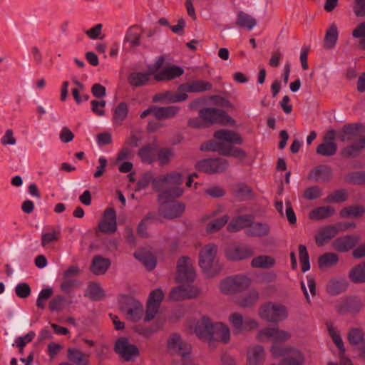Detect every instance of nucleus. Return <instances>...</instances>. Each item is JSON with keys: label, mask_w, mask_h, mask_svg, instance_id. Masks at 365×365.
Masks as SVG:
<instances>
[{"label": "nucleus", "mask_w": 365, "mask_h": 365, "mask_svg": "<svg viewBox=\"0 0 365 365\" xmlns=\"http://www.w3.org/2000/svg\"><path fill=\"white\" fill-rule=\"evenodd\" d=\"M212 88V83L207 81L195 80L180 85L178 91L187 94V93H201L210 91Z\"/></svg>", "instance_id": "aec40b11"}, {"label": "nucleus", "mask_w": 365, "mask_h": 365, "mask_svg": "<svg viewBox=\"0 0 365 365\" xmlns=\"http://www.w3.org/2000/svg\"><path fill=\"white\" fill-rule=\"evenodd\" d=\"M347 288V283L345 279H331L327 286V292L332 295H336L345 291Z\"/></svg>", "instance_id": "ea45409f"}, {"label": "nucleus", "mask_w": 365, "mask_h": 365, "mask_svg": "<svg viewBox=\"0 0 365 365\" xmlns=\"http://www.w3.org/2000/svg\"><path fill=\"white\" fill-rule=\"evenodd\" d=\"M264 358V350L260 345L250 346L247 351V362L246 365H262Z\"/></svg>", "instance_id": "bb28decb"}, {"label": "nucleus", "mask_w": 365, "mask_h": 365, "mask_svg": "<svg viewBox=\"0 0 365 365\" xmlns=\"http://www.w3.org/2000/svg\"><path fill=\"white\" fill-rule=\"evenodd\" d=\"M140 29L138 26H132L127 31L124 41L129 43L131 47H135L140 45Z\"/></svg>", "instance_id": "58836bf2"}, {"label": "nucleus", "mask_w": 365, "mask_h": 365, "mask_svg": "<svg viewBox=\"0 0 365 365\" xmlns=\"http://www.w3.org/2000/svg\"><path fill=\"white\" fill-rule=\"evenodd\" d=\"M269 232V227L266 223L253 222L249 224L246 233L252 237H262L267 235Z\"/></svg>", "instance_id": "f704fd0d"}, {"label": "nucleus", "mask_w": 365, "mask_h": 365, "mask_svg": "<svg viewBox=\"0 0 365 365\" xmlns=\"http://www.w3.org/2000/svg\"><path fill=\"white\" fill-rule=\"evenodd\" d=\"M91 110L92 111L98 116H103L105 115V107L106 105V102L104 100L98 101H91Z\"/></svg>", "instance_id": "69168bd1"}, {"label": "nucleus", "mask_w": 365, "mask_h": 365, "mask_svg": "<svg viewBox=\"0 0 365 365\" xmlns=\"http://www.w3.org/2000/svg\"><path fill=\"white\" fill-rule=\"evenodd\" d=\"M86 295L93 300H98L104 297V292L98 283L93 282L89 284Z\"/></svg>", "instance_id": "de8ad7c7"}, {"label": "nucleus", "mask_w": 365, "mask_h": 365, "mask_svg": "<svg viewBox=\"0 0 365 365\" xmlns=\"http://www.w3.org/2000/svg\"><path fill=\"white\" fill-rule=\"evenodd\" d=\"M110 266L109 259L103 258L101 256H95L91 266V271L96 274H104Z\"/></svg>", "instance_id": "473e14b6"}, {"label": "nucleus", "mask_w": 365, "mask_h": 365, "mask_svg": "<svg viewBox=\"0 0 365 365\" xmlns=\"http://www.w3.org/2000/svg\"><path fill=\"white\" fill-rule=\"evenodd\" d=\"M168 349L172 354L180 355L182 365H187L190 361L191 346L183 342L178 334L170 336L168 340Z\"/></svg>", "instance_id": "9b49d317"}, {"label": "nucleus", "mask_w": 365, "mask_h": 365, "mask_svg": "<svg viewBox=\"0 0 365 365\" xmlns=\"http://www.w3.org/2000/svg\"><path fill=\"white\" fill-rule=\"evenodd\" d=\"M259 293L256 290H250L244 297L238 301V304L242 307H247L255 304L259 299Z\"/></svg>", "instance_id": "09e8293b"}, {"label": "nucleus", "mask_w": 365, "mask_h": 365, "mask_svg": "<svg viewBox=\"0 0 365 365\" xmlns=\"http://www.w3.org/2000/svg\"><path fill=\"white\" fill-rule=\"evenodd\" d=\"M322 190L319 187L314 185L307 188L304 192V197L307 200H313L320 197Z\"/></svg>", "instance_id": "680f3d73"}, {"label": "nucleus", "mask_w": 365, "mask_h": 365, "mask_svg": "<svg viewBox=\"0 0 365 365\" xmlns=\"http://www.w3.org/2000/svg\"><path fill=\"white\" fill-rule=\"evenodd\" d=\"M68 359L77 365H88L89 354H85L79 349L71 347L68 349Z\"/></svg>", "instance_id": "7c9ffc66"}, {"label": "nucleus", "mask_w": 365, "mask_h": 365, "mask_svg": "<svg viewBox=\"0 0 365 365\" xmlns=\"http://www.w3.org/2000/svg\"><path fill=\"white\" fill-rule=\"evenodd\" d=\"M341 225V223H339L336 225L322 227L315 236V241L317 246L322 247L327 241L335 237L339 231V226Z\"/></svg>", "instance_id": "4be33fe9"}, {"label": "nucleus", "mask_w": 365, "mask_h": 365, "mask_svg": "<svg viewBox=\"0 0 365 365\" xmlns=\"http://www.w3.org/2000/svg\"><path fill=\"white\" fill-rule=\"evenodd\" d=\"M230 322L237 333L243 331H250L258 327L256 320L248 317L244 318L239 313H234L230 317Z\"/></svg>", "instance_id": "dca6fc26"}, {"label": "nucleus", "mask_w": 365, "mask_h": 365, "mask_svg": "<svg viewBox=\"0 0 365 365\" xmlns=\"http://www.w3.org/2000/svg\"><path fill=\"white\" fill-rule=\"evenodd\" d=\"M275 264L274 258L267 256L261 255L252 259L251 265L254 268H270Z\"/></svg>", "instance_id": "37998d69"}, {"label": "nucleus", "mask_w": 365, "mask_h": 365, "mask_svg": "<svg viewBox=\"0 0 365 365\" xmlns=\"http://www.w3.org/2000/svg\"><path fill=\"white\" fill-rule=\"evenodd\" d=\"M328 331H329V333L333 341L334 342V344H336L337 348L340 351H344V343H343L342 339L340 336V335L339 334V333L337 332L336 329L331 325H329Z\"/></svg>", "instance_id": "4d7b16f0"}, {"label": "nucleus", "mask_w": 365, "mask_h": 365, "mask_svg": "<svg viewBox=\"0 0 365 365\" xmlns=\"http://www.w3.org/2000/svg\"><path fill=\"white\" fill-rule=\"evenodd\" d=\"M78 284V281L73 278H63V280L61 284V289L63 292L69 294Z\"/></svg>", "instance_id": "052dcab7"}, {"label": "nucleus", "mask_w": 365, "mask_h": 365, "mask_svg": "<svg viewBox=\"0 0 365 365\" xmlns=\"http://www.w3.org/2000/svg\"><path fill=\"white\" fill-rule=\"evenodd\" d=\"M65 298L63 296H57L53 298L49 304V309L51 312H61L63 308Z\"/></svg>", "instance_id": "774afa93"}, {"label": "nucleus", "mask_w": 365, "mask_h": 365, "mask_svg": "<svg viewBox=\"0 0 365 365\" xmlns=\"http://www.w3.org/2000/svg\"><path fill=\"white\" fill-rule=\"evenodd\" d=\"M233 120L222 109L206 108L199 111V118L190 120L189 124L193 128L209 126L212 124H227Z\"/></svg>", "instance_id": "423d86ee"}, {"label": "nucleus", "mask_w": 365, "mask_h": 365, "mask_svg": "<svg viewBox=\"0 0 365 365\" xmlns=\"http://www.w3.org/2000/svg\"><path fill=\"white\" fill-rule=\"evenodd\" d=\"M359 237L356 235H346L336 238L333 242L334 248L341 252H345L354 247L359 242Z\"/></svg>", "instance_id": "412c9836"}, {"label": "nucleus", "mask_w": 365, "mask_h": 365, "mask_svg": "<svg viewBox=\"0 0 365 365\" xmlns=\"http://www.w3.org/2000/svg\"><path fill=\"white\" fill-rule=\"evenodd\" d=\"M156 148L153 145H146L138 151V156L143 163L151 164L155 158Z\"/></svg>", "instance_id": "e433bc0d"}, {"label": "nucleus", "mask_w": 365, "mask_h": 365, "mask_svg": "<svg viewBox=\"0 0 365 365\" xmlns=\"http://www.w3.org/2000/svg\"><path fill=\"white\" fill-rule=\"evenodd\" d=\"M98 227L101 232L108 234L114 233L117 230L116 212L113 208H108L104 211Z\"/></svg>", "instance_id": "f3484780"}, {"label": "nucleus", "mask_w": 365, "mask_h": 365, "mask_svg": "<svg viewBox=\"0 0 365 365\" xmlns=\"http://www.w3.org/2000/svg\"><path fill=\"white\" fill-rule=\"evenodd\" d=\"M120 308L127 319L132 322L139 321L143 315L142 304L132 296L122 295L119 301Z\"/></svg>", "instance_id": "1a4fd4ad"}, {"label": "nucleus", "mask_w": 365, "mask_h": 365, "mask_svg": "<svg viewBox=\"0 0 365 365\" xmlns=\"http://www.w3.org/2000/svg\"><path fill=\"white\" fill-rule=\"evenodd\" d=\"M334 212L335 210L334 207L331 206H322L311 211L309 218L314 220H322L333 215Z\"/></svg>", "instance_id": "4c0bfd02"}, {"label": "nucleus", "mask_w": 365, "mask_h": 365, "mask_svg": "<svg viewBox=\"0 0 365 365\" xmlns=\"http://www.w3.org/2000/svg\"><path fill=\"white\" fill-rule=\"evenodd\" d=\"M35 336L34 331H30L24 336L17 337L14 341V344L19 349V352L22 353L24 347L29 342H31Z\"/></svg>", "instance_id": "864d4df0"}, {"label": "nucleus", "mask_w": 365, "mask_h": 365, "mask_svg": "<svg viewBox=\"0 0 365 365\" xmlns=\"http://www.w3.org/2000/svg\"><path fill=\"white\" fill-rule=\"evenodd\" d=\"M339 262L338 255L335 253L328 252L321 255L318 259L319 267L321 269L333 267Z\"/></svg>", "instance_id": "79ce46f5"}, {"label": "nucleus", "mask_w": 365, "mask_h": 365, "mask_svg": "<svg viewBox=\"0 0 365 365\" xmlns=\"http://www.w3.org/2000/svg\"><path fill=\"white\" fill-rule=\"evenodd\" d=\"M291 334L277 327H265L260 329L257 334V339L262 342L271 341L273 342L270 351L275 358L285 356L280 365H303L304 356L297 349L285 346L282 343L287 341Z\"/></svg>", "instance_id": "f257e3e1"}, {"label": "nucleus", "mask_w": 365, "mask_h": 365, "mask_svg": "<svg viewBox=\"0 0 365 365\" xmlns=\"http://www.w3.org/2000/svg\"><path fill=\"white\" fill-rule=\"evenodd\" d=\"M363 149H365V136L344 148L341 151V155L346 158H355Z\"/></svg>", "instance_id": "cd10ccee"}, {"label": "nucleus", "mask_w": 365, "mask_h": 365, "mask_svg": "<svg viewBox=\"0 0 365 365\" xmlns=\"http://www.w3.org/2000/svg\"><path fill=\"white\" fill-rule=\"evenodd\" d=\"M347 199V192L344 190H338L329 194L325 200L327 203H338L344 202Z\"/></svg>", "instance_id": "603ef678"}, {"label": "nucleus", "mask_w": 365, "mask_h": 365, "mask_svg": "<svg viewBox=\"0 0 365 365\" xmlns=\"http://www.w3.org/2000/svg\"><path fill=\"white\" fill-rule=\"evenodd\" d=\"M299 261L302 265V271L306 272L310 269L309 257L305 245L299 246Z\"/></svg>", "instance_id": "3c124183"}, {"label": "nucleus", "mask_w": 365, "mask_h": 365, "mask_svg": "<svg viewBox=\"0 0 365 365\" xmlns=\"http://www.w3.org/2000/svg\"><path fill=\"white\" fill-rule=\"evenodd\" d=\"M349 277L354 283L365 282V262H362L351 269L349 273Z\"/></svg>", "instance_id": "a19ab883"}, {"label": "nucleus", "mask_w": 365, "mask_h": 365, "mask_svg": "<svg viewBox=\"0 0 365 365\" xmlns=\"http://www.w3.org/2000/svg\"><path fill=\"white\" fill-rule=\"evenodd\" d=\"M187 94L182 93L178 91L177 93H173L171 91H165L159 93L153 96L154 102L162 103H177L185 101L187 98Z\"/></svg>", "instance_id": "393cba45"}, {"label": "nucleus", "mask_w": 365, "mask_h": 365, "mask_svg": "<svg viewBox=\"0 0 365 365\" xmlns=\"http://www.w3.org/2000/svg\"><path fill=\"white\" fill-rule=\"evenodd\" d=\"M128 113V105L125 102L120 103L114 110V123L120 124L127 118Z\"/></svg>", "instance_id": "49530a36"}, {"label": "nucleus", "mask_w": 365, "mask_h": 365, "mask_svg": "<svg viewBox=\"0 0 365 365\" xmlns=\"http://www.w3.org/2000/svg\"><path fill=\"white\" fill-rule=\"evenodd\" d=\"M254 254L252 247L242 245H230L225 250V256L232 261L242 260L248 258Z\"/></svg>", "instance_id": "a211bd4d"}, {"label": "nucleus", "mask_w": 365, "mask_h": 365, "mask_svg": "<svg viewBox=\"0 0 365 365\" xmlns=\"http://www.w3.org/2000/svg\"><path fill=\"white\" fill-rule=\"evenodd\" d=\"M316 151L322 156H332L337 151V145L335 142H323L319 145Z\"/></svg>", "instance_id": "c03bdc74"}, {"label": "nucleus", "mask_w": 365, "mask_h": 365, "mask_svg": "<svg viewBox=\"0 0 365 365\" xmlns=\"http://www.w3.org/2000/svg\"><path fill=\"white\" fill-rule=\"evenodd\" d=\"M173 155L171 148H161L158 153V159L160 165L167 164Z\"/></svg>", "instance_id": "13d9d810"}, {"label": "nucleus", "mask_w": 365, "mask_h": 365, "mask_svg": "<svg viewBox=\"0 0 365 365\" xmlns=\"http://www.w3.org/2000/svg\"><path fill=\"white\" fill-rule=\"evenodd\" d=\"M184 70L180 66H173L166 67L154 74V78L158 81H168L182 76Z\"/></svg>", "instance_id": "b1692460"}, {"label": "nucleus", "mask_w": 365, "mask_h": 365, "mask_svg": "<svg viewBox=\"0 0 365 365\" xmlns=\"http://www.w3.org/2000/svg\"><path fill=\"white\" fill-rule=\"evenodd\" d=\"M52 293L53 290L51 288L41 289L36 300V306L43 309L45 308L46 301L51 297Z\"/></svg>", "instance_id": "5fc2aeb1"}, {"label": "nucleus", "mask_w": 365, "mask_h": 365, "mask_svg": "<svg viewBox=\"0 0 365 365\" xmlns=\"http://www.w3.org/2000/svg\"><path fill=\"white\" fill-rule=\"evenodd\" d=\"M152 73L150 71H134L128 76L129 84L133 87H140L146 85L150 80Z\"/></svg>", "instance_id": "c85d7f7f"}, {"label": "nucleus", "mask_w": 365, "mask_h": 365, "mask_svg": "<svg viewBox=\"0 0 365 365\" xmlns=\"http://www.w3.org/2000/svg\"><path fill=\"white\" fill-rule=\"evenodd\" d=\"M364 132L361 124L352 123L344 125L339 135L341 141H351L354 138L361 135Z\"/></svg>", "instance_id": "5701e85b"}, {"label": "nucleus", "mask_w": 365, "mask_h": 365, "mask_svg": "<svg viewBox=\"0 0 365 365\" xmlns=\"http://www.w3.org/2000/svg\"><path fill=\"white\" fill-rule=\"evenodd\" d=\"M214 137L215 140H210L200 146L202 151H215L219 153L243 159L245 158V152L241 148H234V145H241L242 139L237 133L229 130H217Z\"/></svg>", "instance_id": "f03ea898"}, {"label": "nucleus", "mask_w": 365, "mask_h": 365, "mask_svg": "<svg viewBox=\"0 0 365 365\" xmlns=\"http://www.w3.org/2000/svg\"><path fill=\"white\" fill-rule=\"evenodd\" d=\"M196 277L193 264L189 257H181L178 262L176 281L180 284H189Z\"/></svg>", "instance_id": "f8f14e48"}, {"label": "nucleus", "mask_w": 365, "mask_h": 365, "mask_svg": "<svg viewBox=\"0 0 365 365\" xmlns=\"http://www.w3.org/2000/svg\"><path fill=\"white\" fill-rule=\"evenodd\" d=\"M259 316L269 322L278 323L287 318V309L281 304L268 302L259 308Z\"/></svg>", "instance_id": "6e6552de"}, {"label": "nucleus", "mask_w": 365, "mask_h": 365, "mask_svg": "<svg viewBox=\"0 0 365 365\" xmlns=\"http://www.w3.org/2000/svg\"><path fill=\"white\" fill-rule=\"evenodd\" d=\"M339 31L335 24H331L326 31L324 46L327 48H334L338 41Z\"/></svg>", "instance_id": "c9c22d12"}, {"label": "nucleus", "mask_w": 365, "mask_h": 365, "mask_svg": "<svg viewBox=\"0 0 365 365\" xmlns=\"http://www.w3.org/2000/svg\"><path fill=\"white\" fill-rule=\"evenodd\" d=\"M236 24L242 29L252 31L256 26L257 21L250 14L240 11L237 15Z\"/></svg>", "instance_id": "72a5a7b5"}, {"label": "nucleus", "mask_w": 365, "mask_h": 365, "mask_svg": "<svg viewBox=\"0 0 365 365\" xmlns=\"http://www.w3.org/2000/svg\"><path fill=\"white\" fill-rule=\"evenodd\" d=\"M228 165V162L224 158H210L197 162L196 169L205 173L213 174L225 171Z\"/></svg>", "instance_id": "ddd939ff"}, {"label": "nucleus", "mask_w": 365, "mask_h": 365, "mask_svg": "<svg viewBox=\"0 0 365 365\" xmlns=\"http://www.w3.org/2000/svg\"><path fill=\"white\" fill-rule=\"evenodd\" d=\"M250 284V279L245 275L228 277L222 280L220 285V291L225 294L240 292L246 289Z\"/></svg>", "instance_id": "9d476101"}, {"label": "nucleus", "mask_w": 365, "mask_h": 365, "mask_svg": "<svg viewBox=\"0 0 365 365\" xmlns=\"http://www.w3.org/2000/svg\"><path fill=\"white\" fill-rule=\"evenodd\" d=\"M346 181L354 184L365 183V172H354L346 178Z\"/></svg>", "instance_id": "338daca9"}, {"label": "nucleus", "mask_w": 365, "mask_h": 365, "mask_svg": "<svg viewBox=\"0 0 365 365\" xmlns=\"http://www.w3.org/2000/svg\"><path fill=\"white\" fill-rule=\"evenodd\" d=\"M163 297L164 293L160 289L151 292L148 299L145 321L150 322L155 317Z\"/></svg>", "instance_id": "4468645a"}, {"label": "nucleus", "mask_w": 365, "mask_h": 365, "mask_svg": "<svg viewBox=\"0 0 365 365\" xmlns=\"http://www.w3.org/2000/svg\"><path fill=\"white\" fill-rule=\"evenodd\" d=\"M348 339L350 343L358 344L361 343L364 341V334L359 329H352L348 335Z\"/></svg>", "instance_id": "e2e57ef3"}, {"label": "nucleus", "mask_w": 365, "mask_h": 365, "mask_svg": "<svg viewBox=\"0 0 365 365\" xmlns=\"http://www.w3.org/2000/svg\"><path fill=\"white\" fill-rule=\"evenodd\" d=\"M199 293L200 289L197 287L182 285L172 289L169 298L173 301H179L195 297Z\"/></svg>", "instance_id": "6ab92c4d"}, {"label": "nucleus", "mask_w": 365, "mask_h": 365, "mask_svg": "<svg viewBox=\"0 0 365 365\" xmlns=\"http://www.w3.org/2000/svg\"><path fill=\"white\" fill-rule=\"evenodd\" d=\"M134 256L146 267L148 270L153 269L157 264L155 257L149 251L145 249H140L135 252Z\"/></svg>", "instance_id": "2f4dec72"}, {"label": "nucleus", "mask_w": 365, "mask_h": 365, "mask_svg": "<svg viewBox=\"0 0 365 365\" xmlns=\"http://www.w3.org/2000/svg\"><path fill=\"white\" fill-rule=\"evenodd\" d=\"M217 252L215 244H208L204 247L199 255V265L206 277L210 278L218 273L220 268L214 264V260Z\"/></svg>", "instance_id": "0eeeda50"}, {"label": "nucleus", "mask_w": 365, "mask_h": 365, "mask_svg": "<svg viewBox=\"0 0 365 365\" xmlns=\"http://www.w3.org/2000/svg\"><path fill=\"white\" fill-rule=\"evenodd\" d=\"M332 177V170L328 165H321L314 168L309 175V179L316 182H325Z\"/></svg>", "instance_id": "a878e982"}, {"label": "nucleus", "mask_w": 365, "mask_h": 365, "mask_svg": "<svg viewBox=\"0 0 365 365\" xmlns=\"http://www.w3.org/2000/svg\"><path fill=\"white\" fill-rule=\"evenodd\" d=\"M352 36L354 38H361L359 45L365 49V22L360 24L353 31Z\"/></svg>", "instance_id": "0e129e2a"}, {"label": "nucleus", "mask_w": 365, "mask_h": 365, "mask_svg": "<svg viewBox=\"0 0 365 365\" xmlns=\"http://www.w3.org/2000/svg\"><path fill=\"white\" fill-rule=\"evenodd\" d=\"M152 182L153 188L156 191H163L171 185H180L183 182V173L173 171L165 175L154 178L153 173L148 171L144 173L137 183V190H142Z\"/></svg>", "instance_id": "39448f33"}, {"label": "nucleus", "mask_w": 365, "mask_h": 365, "mask_svg": "<svg viewBox=\"0 0 365 365\" xmlns=\"http://www.w3.org/2000/svg\"><path fill=\"white\" fill-rule=\"evenodd\" d=\"M184 191L180 185H171L165 188L160 194L158 200L160 203L159 212L160 215L169 219L180 217L185 210L183 203L174 200L181 196Z\"/></svg>", "instance_id": "20e7f679"}, {"label": "nucleus", "mask_w": 365, "mask_h": 365, "mask_svg": "<svg viewBox=\"0 0 365 365\" xmlns=\"http://www.w3.org/2000/svg\"><path fill=\"white\" fill-rule=\"evenodd\" d=\"M15 293L20 298H27L31 294V288L29 284L20 282L15 287Z\"/></svg>", "instance_id": "6e6d98bb"}, {"label": "nucleus", "mask_w": 365, "mask_h": 365, "mask_svg": "<svg viewBox=\"0 0 365 365\" xmlns=\"http://www.w3.org/2000/svg\"><path fill=\"white\" fill-rule=\"evenodd\" d=\"M115 351L126 361L133 360L139 354L137 346L131 344L127 338H120L115 342Z\"/></svg>", "instance_id": "2eb2a0df"}, {"label": "nucleus", "mask_w": 365, "mask_h": 365, "mask_svg": "<svg viewBox=\"0 0 365 365\" xmlns=\"http://www.w3.org/2000/svg\"><path fill=\"white\" fill-rule=\"evenodd\" d=\"M229 218V216L225 215L220 218L212 220L207 224L206 227L207 232L209 233L217 232L228 222Z\"/></svg>", "instance_id": "8fccbe9b"}, {"label": "nucleus", "mask_w": 365, "mask_h": 365, "mask_svg": "<svg viewBox=\"0 0 365 365\" xmlns=\"http://www.w3.org/2000/svg\"><path fill=\"white\" fill-rule=\"evenodd\" d=\"M190 328L198 338L207 341L210 347H215L216 341L227 343L230 340L228 327L221 322L212 323L205 316L197 322H190Z\"/></svg>", "instance_id": "7ed1b4c3"}, {"label": "nucleus", "mask_w": 365, "mask_h": 365, "mask_svg": "<svg viewBox=\"0 0 365 365\" xmlns=\"http://www.w3.org/2000/svg\"><path fill=\"white\" fill-rule=\"evenodd\" d=\"M254 220V216L252 215H245L233 218L227 225V230L230 232H235L244 227H247Z\"/></svg>", "instance_id": "c756f323"}, {"label": "nucleus", "mask_w": 365, "mask_h": 365, "mask_svg": "<svg viewBox=\"0 0 365 365\" xmlns=\"http://www.w3.org/2000/svg\"><path fill=\"white\" fill-rule=\"evenodd\" d=\"M59 235L60 232L57 230L42 234L41 245L43 247H46V245L56 241L58 239Z\"/></svg>", "instance_id": "bf43d9fd"}, {"label": "nucleus", "mask_w": 365, "mask_h": 365, "mask_svg": "<svg viewBox=\"0 0 365 365\" xmlns=\"http://www.w3.org/2000/svg\"><path fill=\"white\" fill-rule=\"evenodd\" d=\"M365 212L364 207L360 205L349 206L342 209L340 215L343 218L358 217L361 216Z\"/></svg>", "instance_id": "a18cd8bd"}]
</instances>
